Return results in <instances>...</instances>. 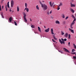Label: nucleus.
<instances>
[{
  "mask_svg": "<svg viewBox=\"0 0 76 76\" xmlns=\"http://www.w3.org/2000/svg\"><path fill=\"white\" fill-rule=\"evenodd\" d=\"M75 21L73 20L72 23V25H74L75 24Z\"/></svg>",
  "mask_w": 76,
  "mask_h": 76,
  "instance_id": "nucleus-24",
  "label": "nucleus"
},
{
  "mask_svg": "<svg viewBox=\"0 0 76 76\" xmlns=\"http://www.w3.org/2000/svg\"><path fill=\"white\" fill-rule=\"evenodd\" d=\"M72 17L73 18V19H74L73 20L74 21H75L76 20V18H75V16H74V15H72Z\"/></svg>",
  "mask_w": 76,
  "mask_h": 76,
  "instance_id": "nucleus-5",
  "label": "nucleus"
},
{
  "mask_svg": "<svg viewBox=\"0 0 76 76\" xmlns=\"http://www.w3.org/2000/svg\"><path fill=\"white\" fill-rule=\"evenodd\" d=\"M74 47L76 49V45H74Z\"/></svg>",
  "mask_w": 76,
  "mask_h": 76,
  "instance_id": "nucleus-42",
  "label": "nucleus"
},
{
  "mask_svg": "<svg viewBox=\"0 0 76 76\" xmlns=\"http://www.w3.org/2000/svg\"><path fill=\"white\" fill-rule=\"evenodd\" d=\"M73 58H74V59H76V56H73Z\"/></svg>",
  "mask_w": 76,
  "mask_h": 76,
  "instance_id": "nucleus-37",
  "label": "nucleus"
},
{
  "mask_svg": "<svg viewBox=\"0 0 76 76\" xmlns=\"http://www.w3.org/2000/svg\"><path fill=\"white\" fill-rule=\"evenodd\" d=\"M23 19L24 22L26 23V22H27V20H26V18H24Z\"/></svg>",
  "mask_w": 76,
  "mask_h": 76,
  "instance_id": "nucleus-12",
  "label": "nucleus"
},
{
  "mask_svg": "<svg viewBox=\"0 0 76 76\" xmlns=\"http://www.w3.org/2000/svg\"><path fill=\"white\" fill-rule=\"evenodd\" d=\"M53 4H54V2L53 3V4H52V6H53Z\"/></svg>",
  "mask_w": 76,
  "mask_h": 76,
  "instance_id": "nucleus-50",
  "label": "nucleus"
},
{
  "mask_svg": "<svg viewBox=\"0 0 76 76\" xmlns=\"http://www.w3.org/2000/svg\"><path fill=\"white\" fill-rule=\"evenodd\" d=\"M5 8L6 9V11H7V5H6L5 6Z\"/></svg>",
  "mask_w": 76,
  "mask_h": 76,
  "instance_id": "nucleus-18",
  "label": "nucleus"
},
{
  "mask_svg": "<svg viewBox=\"0 0 76 76\" xmlns=\"http://www.w3.org/2000/svg\"><path fill=\"white\" fill-rule=\"evenodd\" d=\"M9 20L10 22H12V17H10L9 18Z\"/></svg>",
  "mask_w": 76,
  "mask_h": 76,
  "instance_id": "nucleus-17",
  "label": "nucleus"
},
{
  "mask_svg": "<svg viewBox=\"0 0 76 76\" xmlns=\"http://www.w3.org/2000/svg\"><path fill=\"white\" fill-rule=\"evenodd\" d=\"M49 31H50V28H48V29L45 30V31L46 32H49Z\"/></svg>",
  "mask_w": 76,
  "mask_h": 76,
  "instance_id": "nucleus-7",
  "label": "nucleus"
},
{
  "mask_svg": "<svg viewBox=\"0 0 76 76\" xmlns=\"http://www.w3.org/2000/svg\"><path fill=\"white\" fill-rule=\"evenodd\" d=\"M62 18H65V17H64V14H62Z\"/></svg>",
  "mask_w": 76,
  "mask_h": 76,
  "instance_id": "nucleus-22",
  "label": "nucleus"
},
{
  "mask_svg": "<svg viewBox=\"0 0 76 76\" xmlns=\"http://www.w3.org/2000/svg\"><path fill=\"white\" fill-rule=\"evenodd\" d=\"M68 18H69V17L68 16L66 17L65 18L66 20H67V19H68Z\"/></svg>",
  "mask_w": 76,
  "mask_h": 76,
  "instance_id": "nucleus-31",
  "label": "nucleus"
},
{
  "mask_svg": "<svg viewBox=\"0 0 76 76\" xmlns=\"http://www.w3.org/2000/svg\"><path fill=\"white\" fill-rule=\"evenodd\" d=\"M1 15L2 16V18H4V16H3V14L2 13L1 14Z\"/></svg>",
  "mask_w": 76,
  "mask_h": 76,
  "instance_id": "nucleus-38",
  "label": "nucleus"
},
{
  "mask_svg": "<svg viewBox=\"0 0 76 76\" xmlns=\"http://www.w3.org/2000/svg\"><path fill=\"white\" fill-rule=\"evenodd\" d=\"M4 0H3V1H4Z\"/></svg>",
  "mask_w": 76,
  "mask_h": 76,
  "instance_id": "nucleus-55",
  "label": "nucleus"
},
{
  "mask_svg": "<svg viewBox=\"0 0 76 76\" xmlns=\"http://www.w3.org/2000/svg\"><path fill=\"white\" fill-rule=\"evenodd\" d=\"M0 10L1 11V5L0 4Z\"/></svg>",
  "mask_w": 76,
  "mask_h": 76,
  "instance_id": "nucleus-35",
  "label": "nucleus"
},
{
  "mask_svg": "<svg viewBox=\"0 0 76 76\" xmlns=\"http://www.w3.org/2000/svg\"><path fill=\"white\" fill-rule=\"evenodd\" d=\"M68 44V45H70V42H69Z\"/></svg>",
  "mask_w": 76,
  "mask_h": 76,
  "instance_id": "nucleus-44",
  "label": "nucleus"
},
{
  "mask_svg": "<svg viewBox=\"0 0 76 76\" xmlns=\"http://www.w3.org/2000/svg\"><path fill=\"white\" fill-rule=\"evenodd\" d=\"M59 42H60V43H61V44H63V43L64 44H65V42H64V41H61L60 39H59Z\"/></svg>",
  "mask_w": 76,
  "mask_h": 76,
  "instance_id": "nucleus-3",
  "label": "nucleus"
},
{
  "mask_svg": "<svg viewBox=\"0 0 76 76\" xmlns=\"http://www.w3.org/2000/svg\"><path fill=\"white\" fill-rule=\"evenodd\" d=\"M13 6H14V1H13V0H12L11 1V7H13Z\"/></svg>",
  "mask_w": 76,
  "mask_h": 76,
  "instance_id": "nucleus-2",
  "label": "nucleus"
},
{
  "mask_svg": "<svg viewBox=\"0 0 76 76\" xmlns=\"http://www.w3.org/2000/svg\"><path fill=\"white\" fill-rule=\"evenodd\" d=\"M4 7V6H2V9H3Z\"/></svg>",
  "mask_w": 76,
  "mask_h": 76,
  "instance_id": "nucleus-47",
  "label": "nucleus"
},
{
  "mask_svg": "<svg viewBox=\"0 0 76 76\" xmlns=\"http://www.w3.org/2000/svg\"><path fill=\"white\" fill-rule=\"evenodd\" d=\"M51 34H54V33L53 32V28L51 29Z\"/></svg>",
  "mask_w": 76,
  "mask_h": 76,
  "instance_id": "nucleus-8",
  "label": "nucleus"
},
{
  "mask_svg": "<svg viewBox=\"0 0 76 76\" xmlns=\"http://www.w3.org/2000/svg\"><path fill=\"white\" fill-rule=\"evenodd\" d=\"M61 34L62 35H64V33L62 32V31H61Z\"/></svg>",
  "mask_w": 76,
  "mask_h": 76,
  "instance_id": "nucleus-39",
  "label": "nucleus"
},
{
  "mask_svg": "<svg viewBox=\"0 0 76 76\" xmlns=\"http://www.w3.org/2000/svg\"><path fill=\"white\" fill-rule=\"evenodd\" d=\"M71 12H72L73 13H74V12H75V11H74V10H73L71 9Z\"/></svg>",
  "mask_w": 76,
  "mask_h": 76,
  "instance_id": "nucleus-19",
  "label": "nucleus"
},
{
  "mask_svg": "<svg viewBox=\"0 0 76 76\" xmlns=\"http://www.w3.org/2000/svg\"><path fill=\"white\" fill-rule=\"evenodd\" d=\"M39 3L41 5L42 7L43 8V9L44 10H45L48 9L47 6L45 4H42L41 1H39Z\"/></svg>",
  "mask_w": 76,
  "mask_h": 76,
  "instance_id": "nucleus-1",
  "label": "nucleus"
},
{
  "mask_svg": "<svg viewBox=\"0 0 76 76\" xmlns=\"http://www.w3.org/2000/svg\"><path fill=\"white\" fill-rule=\"evenodd\" d=\"M72 54H76V53H75V52H73L72 53Z\"/></svg>",
  "mask_w": 76,
  "mask_h": 76,
  "instance_id": "nucleus-46",
  "label": "nucleus"
},
{
  "mask_svg": "<svg viewBox=\"0 0 76 76\" xmlns=\"http://www.w3.org/2000/svg\"><path fill=\"white\" fill-rule=\"evenodd\" d=\"M24 10H26L27 12H29V9H28V8H26Z\"/></svg>",
  "mask_w": 76,
  "mask_h": 76,
  "instance_id": "nucleus-14",
  "label": "nucleus"
},
{
  "mask_svg": "<svg viewBox=\"0 0 76 76\" xmlns=\"http://www.w3.org/2000/svg\"><path fill=\"white\" fill-rule=\"evenodd\" d=\"M7 7L8 8H9V1L7 3Z\"/></svg>",
  "mask_w": 76,
  "mask_h": 76,
  "instance_id": "nucleus-13",
  "label": "nucleus"
},
{
  "mask_svg": "<svg viewBox=\"0 0 76 76\" xmlns=\"http://www.w3.org/2000/svg\"><path fill=\"white\" fill-rule=\"evenodd\" d=\"M62 5V4L61 3H60V4H59V7H60V6H61Z\"/></svg>",
  "mask_w": 76,
  "mask_h": 76,
  "instance_id": "nucleus-21",
  "label": "nucleus"
},
{
  "mask_svg": "<svg viewBox=\"0 0 76 76\" xmlns=\"http://www.w3.org/2000/svg\"><path fill=\"white\" fill-rule=\"evenodd\" d=\"M47 14L48 15H50V14H49V12H47Z\"/></svg>",
  "mask_w": 76,
  "mask_h": 76,
  "instance_id": "nucleus-45",
  "label": "nucleus"
},
{
  "mask_svg": "<svg viewBox=\"0 0 76 76\" xmlns=\"http://www.w3.org/2000/svg\"><path fill=\"white\" fill-rule=\"evenodd\" d=\"M49 4H50V7H53V5H52V4L51 2H49Z\"/></svg>",
  "mask_w": 76,
  "mask_h": 76,
  "instance_id": "nucleus-16",
  "label": "nucleus"
},
{
  "mask_svg": "<svg viewBox=\"0 0 76 76\" xmlns=\"http://www.w3.org/2000/svg\"><path fill=\"white\" fill-rule=\"evenodd\" d=\"M52 13V10H51L50 11V14H51Z\"/></svg>",
  "mask_w": 76,
  "mask_h": 76,
  "instance_id": "nucleus-40",
  "label": "nucleus"
},
{
  "mask_svg": "<svg viewBox=\"0 0 76 76\" xmlns=\"http://www.w3.org/2000/svg\"><path fill=\"white\" fill-rule=\"evenodd\" d=\"M64 41H67V39L65 38V39H64Z\"/></svg>",
  "mask_w": 76,
  "mask_h": 76,
  "instance_id": "nucleus-34",
  "label": "nucleus"
},
{
  "mask_svg": "<svg viewBox=\"0 0 76 76\" xmlns=\"http://www.w3.org/2000/svg\"><path fill=\"white\" fill-rule=\"evenodd\" d=\"M60 8L58 7L57 8V10H60Z\"/></svg>",
  "mask_w": 76,
  "mask_h": 76,
  "instance_id": "nucleus-43",
  "label": "nucleus"
},
{
  "mask_svg": "<svg viewBox=\"0 0 76 76\" xmlns=\"http://www.w3.org/2000/svg\"><path fill=\"white\" fill-rule=\"evenodd\" d=\"M36 8H37V9L39 10V7H38V5H37L36 6Z\"/></svg>",
  "mask_w": 76,
  "mask_h": 76,
  "instance_id": "nucleus-25",
  "label": "nucleus"
},
{
  "mask_svg": "<svg viewBox=\"0 0 76 76\" xmlns=\"http://www.w3.org/2000/svg\"><path fill=\"white\" fill-rule=\"evenodd\" d=\"M68 36V34L67 33H66L65 34V37L66 38H67Z\"/></svg>",
  "mask_w": 76,
  "mask_h": 76,
  "instance_id": "nucleus-20",
  "label": "nucleus"
},
{
  "mask_svg": "<svg viewBox=\"0 0 76 76\" xmlns=\"http://www.w3.org/2000/svg\"><path fill=\"white\" fill-rule=\"evenodd\" d=\"M71 29H73V27H72V26H71Z\"/></svg>",
  "mask_w": 76,
  "mask_h": 76,
  "instance_id": "nucleus-49",
  "label": "nucleus"
},
{
  "mask_svg": "<svg viewBox=\"0 0 76 76\" xmlns=\"http://www.w3.org/2000/svg\"><path fill=\"white\" fill-rule=\"evenodd\" d=\"M31 28H35V26L34 25H31Z\"/></svg>",
  "mask_w": 76,
  "mask_h": 76,
  "instance_id": "nucleus-26",
  "label": "nucleus"
},
{
  "mask_svg": "<svg viewBox=\"0 0 76 76\" xmlns=\"http://www.w3.org/2000/svg\"><path fill=\"white\" fill-rule=\"evenodd\" d=\"M11 11H12V10L11 9L10 10V12H11Z\"/></svg>",
  "mask_w": 76,
  "mask_h": 76,
  "instance_id": "nucleus-48",
  "label": "nucleus"
},
{
  "mask_svg": "<svg viewBox=\"0 0 76 76\" xmlns=\"http://www.w3.org/2000/svg\"><path fill=\"white\" fill-rule=\"evenodd\" d=\"M53 38L54 39H55V40H57V39H56V37H55V36H54V35L53 36Z\"/></svg>",
  "mask_w": 76,
  "mask_h": 76,
  "instance_id": "nucleus-23",
  "label": "nucleus"
},
{
  "mask_svg": "<svg viewBox=\"0 0 76 76\" xmlns=\"http://www.w3.org/2000/svg\"><path fill=\"white\" fill-rule=\"evenodd\" d=\"M27 4L26 3H25V6L26 7H27Z\"/></svg>",
  "mask_w": 76,
  "mask_h": 76,
  "instance_id": "nucleus-32",
  "label": "nucleus"
},
{
  "mask_svg": "<svg viewBox=\"0 0 76 76\" xmlns=\"http://www.w3.org/2000/svg\"><path fill=\"white\" fill-rule=\"evenodd\" d=\"M30 21H32V19L31 18H30Z\"/></svg>",
  "mask_w": 76,
  "mask_h": 76,
  "instance_id": "nucleus-51",
  "label": "nucleus"
},
{
  "mask_svg": "<svg viewBox=\"0 0 76 76\" xmlns=\"http://www.w3.org/2000/svg\"><path fill=\"white\" fill-rule=\"evenodd\" d=\"M42 2H43V3H44V1H42Z\"/></svg>",
  "mask_w": 76,
  "mask_h": 76,
  "instance_id": "nucleus-53",
  "label": "nucleus"
},
{
  "mask_svg": "<svg viewBox=\"0 0 76 76\" xmlns=\"http://www.w3.org/2000/svg\"><path fill=\"white\" fill-rule=\"evenodd\" d=\"M52 41L54 42H56V41L54 39H52Z\"/></svg>",
  "mask_w": 76,
  "mask_h": 76,
  "instance_id": "nucleus-36",
  "label": "nucleus"
},
{
  "mask_svg": "<svg viewBox=\"0 0 76 76\" xmlns=\"http://www.w3.org/2000/svg\"><path fill=\"white\" fill-rule=\"evenodd\" d=\"M64 50V51H65L66 52H67V53H70V51H69V50L66 49L65 48H63Z\"/></svg>",
  "mask_w": 76,
  "mask_h": 76,
  "instance_id": "nucleus-4",
  "label": "nucleus"
},
{
  "mask_svg": "<svg viewBox=\"0 0 76 76\" xmlns=\"http://www.w3.org/2000/svg\"><path fill=\"white\" fill-rule=\"evenodd\" d=\"M75 55V56H76V54Z\"/></svg>",
  "mask_w": 76,
  "mask_h": 76,
  "instance_id": "nucleus-56",
  "label": "nucleus"
},
{
  "mask_svg": "<svg viewBox=\"0 0 76 76\" xmlns=\"http://www.w3.org/2000/svg\"><path fill=\"white\" fill-rule=\"evenodd\" d=\"M70 38V34H69L68 35V39H69Z\"/></svg>",
  "mask_w": 76,
  "mask_h": 76,
  "instance_id": "nucleus-27",
  "label": "nucleus"
},
{
  "mask_svg": "<svg viewBox=\"0 0 76 76\" xmlns=\"http://www.w3.org/2000/svg\"><path fill=\"white\" fill-rule=\"evenodd\" d=\"M71 7H75V5L72 4H71Z\"/></svg>",
  "mask_w": 76,
  "mask_h": 76,
  "instance_id": "nucleus-9",
  "label": "nucleus"
},
{
  "mask_svg": "<svg viewBox=\"0 0 76 76\" xmlns=\"http://www.w3.org/2000/svg\"><path fill=\"white\" fill-rule=\"evenodd\" d=\"M34 33H35V34H37V33H35V32H34Z\"/></svg>",
  "mask_w": 76,
  "mask_h": 76,
  "instance_id": "nucleus-54",
  "label": "nucleus"
},
{
  "mask_svg": "<svg viewBox=\"0 0 76 76\" xmlns=\"http://www.w3.org/2000/svg\"><path fill=\"white\" fill-rule=\"evenodd\" d=\"M14 23H15V25H16V26H17V23L16 22V21H14Z\"/></svg>",
  "mask_w": 76,
  "mask_h": 76,
  "instance_id": "nucleus-29",
  "label": "nucleus"
},
{
  "mask_svg": "<svg viewBox=\"0 0 76 76\" xmlns=\"http://www.w3.org/2000/svg\"><path fill=\"white\" fill-rule=\"evenodd\" d=\"M56 24H60V22H59V21L58 20L56 21Z\"/></svg>",
  "mask_w": 76,
  "mask_h": 76,
  "instance_id": "nucleus-15",
  "label": "nucleus"
},
{
  "mask_svg": "<svg viewBox=\"0 0 76 76\" xmlns=\"http://www.w3.org/2000/svg\"><path fill=\"white\" fill-rule=\"evenodd\" d=\"M17 11L18 12H19V7H17Z\"/></svg>",
  "mask_w": 76,
  "mask_h": 76,
  "instance_id": "nucleus-28",
  "label": "nucleus"
},
{
  "mask_svg": "<svg viewBox=\"0 0 76 76\" xmlns=\"http://www.w3.org/2000/svg\"><path fill=\"white\" fill-rule=\"evenodd\" d=\"M23 15L24 16L23 17V18H26V14H25V12H24Z\"/></svg>",
  "mask_w": 76,
  "mask_h": 76,
  "instance_id": "nucleus-10",
  "label": "nucleus"
},
{
  "mask_svg": "<svg viewBox=\"0 0 76 76\" xmlns=\"http://www.w3.org/2000/svg\"><path fill=\"white\" fill-rule=\"evenodd\" d=\"M69 31H71V32H72V33H73V34H74V30L73 29H72L71 28L69 29Z\"/></svg>",
  "mask_w": 76,
  "mask_h": 76,
  "instance_id": "nucleus-6",
  "label": "nucleus"
},
{
  "mask_svg": "<svg viewBox=\"0 0 76 76\" xmlns=\"http://www.w3.org/2000/svg\"><path fill=\"white\" fill-rule=\"evenodd\" d=\"M38 30L40 32H41V28L39 27H38Z\"/></svg>",
  "mask_w": 76,
  "mask_h": 76,
  "instance_id": "nucleus-11",
  "label": "nucleus"
},
{
  "mask_svg": "<svg viewBox=\"0 0 76 76\" xmlns=\"http://www.w3.org/2000/svg\"><path fill=\"white\" fill-rule=\"evenodd\" d=\"M75 51V49H73L72 50V52H74Z\"/></svg>",
  "mask_w": 76,
  "mask_h": 76,
  "instance_id": "nucleus-33",
  "label": "nucleus"
},
{
  "mask_svg": "<svg viewBox=\"0 0 76 76\" xmlns=\"http://www.w3.org/2000/svg\"><path fill=\"white\" fill-rule=\"evenodd\" d=\"M61 40H62V41H64V39L63 38H61Z\"/></svg>",
  "mask_w": 76,
  "mask_h": 76,
  "instance_id": "nucleus-41",
  "label": "nucleus"
},
{
  "mask_svg": "<svg viewBox=\"0 0 76 76\" xmlns=\"http://www.w3.org/2000/svg\"><path fill=\"white\" fill-rule=\"evenodd\" d=\"M59 52V53H61V54H63V52L60 51V50H58Z\"/></svg>",
  "mask_w": 76,
  "mask_h": 76,
  "instance_id": "nucleus-30",
  "label": "nucleus"
},
{
  "mask_svg": "<svg viewBox=\"0 0 76 76\" xmlns=\"http://www.w3.org/2000/svg\"><path fill=\"white\" fill-rule=\"evenodd\" d=\"M44 28H46V27L45 26H44Z\"/></svg>",
  "mask_w": 76,
  "mask_h": 76,
  "instance_id": "nucleus-52",
  "label": "nucleus"
}]
</instances>
